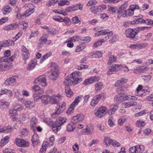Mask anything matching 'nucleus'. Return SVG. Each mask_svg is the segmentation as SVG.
Returning <instances> with one entry per match:
<instances>
[{
  "label": "nucleus",
  "mask_w": 153,
  "mask_h": 153,
  "mask_svg": "<svg viewBox=\"0 0 153 153\" xmlns=\"http://www.w3.org/2000/svg\"><path fill=\"white\" fill-rule=\"evenodd\" d=\"M78 9V7L77 6H73L67 7L66 9V11L68 12H71L77 10Z\"/></svg>",
  "instance_id": "53"
},
{
  "label": "nucleus",
  "mask_w": 153,
  "mask_h": 153,
  "mask_svg": "<svg viewBox=\"0 0 153 153\" xmlns=\"http://www.w3.org/2000/svg\"><path fill=\"white\" fill-rule=\"evenodd\" d=\"M127 120V119L124 117L120 118L118 120V124L120 126H122Z\"/></svg>",
  "instance_id": "62"
},
{
  "label": "nucleus",
  "mask_w": 153,
  "mask_h": 153,
  "mask_svg": "<svg viewBox=\"0 0 153 153\" xmlns=\"http://www.w3.org/2000/svg\"><path fill=\"white\" fill-rule=\"evenodd\" d=\"M148 69L147 67H138L134 69L133 73L135 74H138L145 72L147 71Z\"/></svg>",
  "instance_id": "20"
},
{
  "label": "nucleus",
  "mask_w": 153,
  "mask_h": 153,
  "mask_svg": "<svg viewBox=\"0 0 153 153\" xmlns=\"http://www.w3.org/2000/svg\"><path fill=\"white\" fill-rule=\"evenodd\" d=\"M144 149L143 146L137 145L131 147L129 149V152L131 153H142Z\"/></svg>",
  "instance_id": "11"
},
{
  "label": "nucleus",
  "mask_w": 153,
  "mask_h": 153,
  "mask_svg": "<svg viewBox=\"0 0 153 153\" xmlns=\"http://www.w3.org/2000/svg\"><path fill=\"white\" fill-rule=\"evenodd\" d=\"M117 37L118 36L116 34L113 35L110 39L109 42L111 43H114L116 42L118 39Z\"/></svg>",
  "instance_id": "61"
},
{
  "label": "nucleus",
  "mask_w": 153,
  "mask_h": 153,
  "mask_svg": "<svg viewBox=\"0 0 153 153\" xmlns=\"http://www.w3.org/2000/svg\"><path fill=\"white\" fill-rule=\"evenodd\" d=\"M37 124V120L35 117H32L30 120V127L34 131Z\"/></svg>",
  "instance_id": "23"
},
{
  "label": "nucleus",
  "mask_w": 153,
  "mask_h": 153,
  "mask_svg": "<svg viewBox=\"0 0 153 153\" xmlns=\"http://www.w3.org/2000/svg\"><path fill=\"white\" fill-rule=\"evenodd\" d=\"M42 102L45 105L51 103V97L48 95H43L41 99Z\"/></svg>",
  "instance_id": "21"
},
{
  "label": "nucleus",
  "mask_w": 153,
  "mask_h": 153,
  "mask_svg": "<svg viewBox=\"0 0 153 153\" xmlns=\"http://www.w3.org/2000/svg\"><path fill=\"white\" fill-rule=\"evenodd\" d=\"M107 110V108L106 107L101 106L94 110V114L98 118H102L106 114Z\"/></svg>",
  "instance_id": "6"
},
{
  "label": "nucleus",
  "mask_w": 153,
  "mask_h": 153,
  "mask_svg": "<svg viewBox=\"0 0 153 153\" xmlns=\"http://www.w3.org/2000/svg\"><path fill=\"white\" fill-rule=\"evenodd\" d=\"M1 95L6 94L10 98L13 96V93L11 90L7 89L2 90L1 91Z\"/></svg>",
  "instance_id": "34"
},
{
  "label": "nucleus",
  "mask_w": 153,
  "mask_h": 153,
  "mask_svg": "<svg viewBox=\"0 0 153 153\" xmlns=\"http://www.w3.org/2000/svg\"><path fill=\"white\" fill-rule=\"evenodd\" d=\"M117 57L113 55H111L108 61V64L111 65L112 63L116 62L117 60Z\"/></svg>",
  "instance_id": "43"
},
{
  "label": "nucleus",
  "mask_w": 153,
  "mask_h": 153,
  "mask_svg": "<svg viewBox=\"0 0 153 153\" xmlns=\"http://www.w3.org/2000/svg\"><path fill=\"white\" fill-rule=\"evenodd\" d=\"M76 127L72 123H69L67 126V130L68 132L73 131Z\"/></svg>",
  "instance_id": "51"
},
{
  "label": "nucleus",
  "mask_w": 153,
  "mask_h": 153,
  "mask_svg": "<svg viewBox=\"0 0 153 153\" xmlns=\"http://www.w3.org/2000/svg\"><path fill=\"white\" fill-rule=\"evenodd\" d=\"M28 133V131L26 129H23L20 131V135L22 137H25L27 135Z\"/></svg>",
  "instance_id": "59"
},
{
  "label": "nucleus",
  "mask_w": 153,
  "mask_h": 153,
  "mask_svg": "<svg viewBox=\"0 0 153 153\" xmlns=\"http://www.w3.org/2000/svg\"><path fill=\"white\" fill-rule=\"evenodd\" d=\"M51 146L48 142L45 141L42 144V147L40 150V153H45L48 146Z\"/></svg>",
  "instance_id": "40"
},
{
  "label": "nucleus",
  "mask_w": 153,
  "mask_h": 153,
  "mask_svg": "<svg viewBox=\"0 0 153 153\" xmlns=\"http://www.w3.org/2000/svg\"><path fill=\"white\" fill-rule=\"evenodd\" d=\"M58 4L59 5L61 6L68 5L69 4V1L68 0H61L59 1Z\"/></svg>",
  "instance_id": "58"
},
{
  "label": "nucleus",
  "mask_w": 153,
  "mask_h": 153,
  "mask_svg": "<svg viewBox=\"0 0 153 153\" xmlns=\"http://www.w3.org/2000/svg\"><path fill=\"white\" fill-rule=\"evenodd\" d=\"M24 104L26 108L30 109L35 107V103L32 100H25V99L24 101L22 102Z\"/></svg>",
  "instance_id": "14"
},
{
  "label": "nucleus",
  "mask_w": 153,
  "mask_h": 153,
  "mask_svg": "<svg viewBox=\"0 0 153 153\" xmlns=\"http://www.w3.org/2000/svg\"><path fill=\"white\" fill-rule=\"evenodd\" d=\"M52 54L51 52H49L45 54L42 58L40 60V62L41 63H42L44 61L48 58L49 56H50Z\"/></svg>",
  "instance_id": "56"
},
{
  "label": "nucleus",
  "mask_w": 153,
  "mask_h": 153,
  "mask_svg": "<svg viewBox=\"0 0 153 153\" xmlns=\"http://www.w3.org/2000/svg\"><path fill=\"white\" fill-rule=\"evenodd\" d=\"M118 108V106L116 104L111 105L108 111V113L109 115L114 114V112Z\"/></svg>",
  "instance_id": "30"
},
{
  "label": "nucleus",
  "mask_w": 153,
  "mask_h": 153,
  "mask_svg": "<svg viewBox=\"0 0 153 153\" xmlns=\"http://www.w3.org/2000/svg\"><path fill=\"white\" fill-rule=\"evenodd\" d=\"M23 8L26 10L22 14L18 13L16 15L17 18H24L28 16L34 11L33 5L31 4H26L23 7Z\"/></svg>",
  "instance_id": "1"
},
{
  "label": "nucleus",
  "mask_w": 153,
  "mask_h": 153,
  "mask_svg": "<svg viewBox=\"0 0 153 153\" xmlns=\"http://www.w3.org/2000/svg\"><path fill=\"white\" fill-rule=\"evenodd\" d=\"M65 91L67 97H71L73 95V93L70 89L69 86H65Z\"/></svg>",
  "instance_id": "38"
},
{
  "label": "nucleus",
  "mask_w": 153,
  "mask_h": 153,
  "mask_svg": "<svg viewBox=\"0 0 153 153\" xmlns=\"http://www.w3.org/2000/svg\"><path fill=\"white\" fill-rule=\"evenodd\" d=\"M9 137L7 136H5L3 139H2L0 142V146H2L5 145L8 141Z\"/></svg>",
  "instance_id": "50"
},
{
  "label": "nucleus",
  "mask_w": 153,
  "mask_h": 153,
  "mask_svg": "<svg viewBox=\"0 0 153 153\" xmlns=\"http://www.w3.org/2000/svg\"><path fill=\"white\" fill-rule=\"evenodd\" d=\"M143 19L141 18L132 21H130V24L131 25L140 24H143Z\"/></svg>",
  "instance_id": "52"
},
{
  "label": "nucleus",
  "mask_w": 153,
  "mask_h": 153,
  "mask_svg": "<svg viewBox=\"0 0 153 153\" xmlns=\"http://www.w3.org/2000/svg\"><path fill=\"white\" fill-rule=\"evenodd\" d=\"M121 17H126V10L119 9L118 11L117 17L120 18Z\"/></svg>",
  "instance_id": "49"
},
{
  "label": "nucleus",
  "mask_w": 153,
  "mask_h": 153,
  "mask_svg": "<svg viewBox=\"0 0 153 153\" xmlns=\"http://www.w3.org/2000/svg\"><path fill=\"white\" fill-rule=\"evenodd\" d=\"M13 91L14 92V97L18 100L21 102H23L24 101L25 98L24 97L20 98L21 94L19 91L16 89H14Z\"/></svg>",
  "instance_id": "26"
},
{
  "label": "nucleus",
  "mask_w": 153,
  "mask_h": 153,
  "mask_svg": "<svg viewBox=\"0 0 153 153\" xmlns=\"http://www.w3.org/2000/svg\"><path fill=\"white\" fill-rule=\"evenodd\" d=\"M64 22L66 25H69L71 24V22L70 19L68 18L65 17L62 19V22Z\"/></svg>",
  "instance_id": "64"
},
{
  "label": "nucleus",
  "mask_w": 153,
  "mask_h": 153,
  "mask_svg": "<svg viewBox=\"0 0 153 153\" xmlns=\"http://www.w3.org/2000/svg\"><path fill=\"white\" fill-rule=\"evenodd\" d=\"M50 65L51 74L49 77L51 79L54 81L57 79L59 75V68L57 65L55 63H51Z\"/></svg>",
  "instance_id": "3"
},
{
  "label": "nucleus",
  "mask_w": 153,
  "mask_h": 153,
  "mask_svg": "<svg viewBox=\"0 0 153 153\" xmlns=\"http://www.w3.org/2000/svg\"><path fill=\"white\" fill-rule=\"evenodd\" d=\"M106 95L104 93H102L94 96L90 102V105L92 107L95 106L99 102L100 99L102 97L105 98Z\"/></svg>",
  "instance_id": "7"
},
{
  "label": "nucleus",
  "mask_w": 153,
  "mask_h": 153,
  "mask_svg": "<svg viewBox=\"0 0 153 153\" xmlns=\"http://www.w3.org/2000/svg\"><path fill=\"white\" fill-rule=\"evenodd\" d=\"M10 105V103L4 100L0 101V108L4 109L7 108Z\"/></svg>",
  "instance_id": "35"
},
{
  "label": "nucleus",
  "mask_w": 153,
  "mask_h": 153,
  "mask_svg": "<svg viewBox=\"0 0 153 153\" xmlns=\"http://www.w3.org/2000/svg\"><path fill=\"white\" fill-rule=\"evenodd\" d=\"M43 122L47 124L49 126H51L53 125V121L50 118L48 117L45 118L43 120Z\"/></svg>",
  "instance_id": "55"
},
{
  "label": "nucleus",
  "mask_w": 153,
  "mask_h": 153,
  "mask_svg": "<svg viewBox=\"0 0 153 153\" xmlns=\"http://www.w3.org/2000/svg\"><path fill=\"white\" fill-rule=\"evenodd\" d=\"M113 140L109 137L105 136L104 137L103 143L107 147L109 146L112 144Z\"/></svg>",
  "instance_id": "33"
},
{
  "label": "nucleus",
  "mask_w": 153,
  "mask_h": 153,
  "mask_svg": "<svg viewBox=\"0 0 153 153\" xmlns=\"http://www.w3.org/2000/svg\"><path fill=\"white\" fill-rule=\"evenodd\" d=\"M143 86L141 85H139L137 87L135 92L136 96H141L144 94V92L143 89Z\"/></svg>",
  "instance_id": "29"
},
{
  "label": "nucleus",
  "mask_w": 153,
  "mask_h": 153,
  "mask_svg": "<svg viewBox=\"0 0 153 153\" xmlns=\"http://www.w3.org/2000/svg\"><path fill=\"white\" fill-rule=\"evenodd\" d=\"M22 53L24 59H28L30 56V53L28 50L24 46L22 47Z\"/></svg>",
  "instance_id": "27"
},
{
  "label": "nucleus",
  "mask_w": 153,
  "mask_h": 153,
  "mask_svg": "<svg viewBox=\"0 0 153 153\" xmlns=\"http://www.w3.org/2000/svg\"><path fill=\"white\" fill-rule=\"evenodd\" d=\"M13 42L11 40H5L0 42V46L1 47L11 46L13 45Z\"/></svg>",
  "instance_id": "24"
},
{
  "label": "nucleus",
  "mask_w": 153,
  "mask_h": 153,
  "mask_svg": "<svg viewBox=\"0 0 153 153\" xmlns=\"http://www.w3.org/2000/svg\"><path fill=\"white\" fill-rule=\"evenodd\" d=\"M137 34V33L133 29H128L125 31V34L126 37L131 39L134 38Z\"/></svg>",
  "instance_id": "13"
},
{
  "label": "nucleus",
  "mask_w": 153,
  "mask_h": 153,
  "mask_svg": "<svg viewBox=\"0 0 153 153\" xmlns=\"http://www.w3.org/2000/svg\"><path fill=\"white\" fill-rule=\"evenodd\" d=\"M88 66L86 65L81 64L76 66V68L78 70H82L87 68Z\"/></svg>",
  "instance_id": "63"
},
{
  "label": "nucleus",
  "mask_w": 153,
  "mask_h": 153,
  "mask_svg": "<svg viewBox=\"0 0 153 153\" xmlns=\"http://www.w3.org/2000/svg\"><path fill=\"white\" fill-rule=\"evenodd\" d=\"M62 97L59 95H53L51 97V103L52 104H58Z\"/></svg>",
  "instance_id": "22"
},
{
  "label": "nucleus",
  "mask_w": 153,
  "mask_h": 153,
  "mask_svg": "<svg viewBox=\"0 0 153 153\" xmlns=\"http://www.w3.org/2000/svg\"><path fill=\"white\" fill-rule=\"evenodd\" d=\"M59 107H57L56 109L59 110L61 112H62L63 110L65 109L66 106V103L65 102L63 101L61 102L59 104Z\"/></svg>",
  "instance_id": "48"
},
{
  "label": "nucleus",
  "mask_w": 153,
  "mask_h": 153,
  "mask_svg": "<svg viewBox=\"0 0 153 153\" xmlns=\"http://www.w3.org/2000/svg\"><path fill=\"white\" fill-rule=\"evenodd\" d=\"M113 65L116 72L121 70L123 69V65L121 64H115Z\"/></svg>",
  "instance_id": "57"
},
{
  "label": "nucleus",
  "mask_w": 153,
  "mask_h": 153,
  "mask_svg": "<svg viewBox=\"0 0 153 153\" xmlns=\"http://www.w3.org/2000/svg\"><path fill=\"white\" fill-rule=\"evenodd\" d=\"M17 25L16 24H13L6 26L4 28V29L6 30H10L16 29L17 27Z\"/></svg>",
  "instance_id": "45"
},
{
  "label": "nucleus",
  "mask_w": 153,
  "mask_h": 153,
  "mask_svg": "<svg viewBox=\"0 0 153 153\" xmlns=\"http://www.w3.org/2000/svg\"><path fill=\"white\" fill-rule=\"evenodd\" d=\"M43 94L40 92L34 93L33 94V98L34 101L38 102L40 99H42Z\"/></svg>",
  "instance_id": "36"
},
{
  "label": "nucleus",
  "mask_w": 153,
  "mask_h": 153,
  "mask_svg": "<svg viewBox=\"0 0 153 153\" xmlns=\"http://www.w3.org/2000/svg\"><path fill=\"white\" fill-rule=\"evenodd\" d=\"M84 117L82 114H78L72 117V122L74 123H76L78 122H82L84 119Z\"/></svg>",
  "instance_id": "15"
},
{
  "label": "nucleus",
  "mask_w": 153,
  "mask_h": 153,
  "mask_svg": "<svg viewBox=\"0 0 153 153\" xmlns=\"http://www.w3.org/2000/svg\"><path fill=\"white\" fill-rule=\"evenodd\" d=\"M11 8L9 5H6L2 9V12L4 15L9 13L11 10Z\"/></svg>",
  "instance_id": "44"
},
{
  "label": "nucleus",
  "mask_w": 153,
  "mask_h": 153,
  "mask_svg": "<svg viewBox=\"0 0 153 153\" xmlns=\"http://www.w3.org/2000/svg\"><path fill=\"white\" fill-rule=\"evenodd\" d=\"M5 61L4 58L0 57V71H7L12 68V65L4 63Z\"/></svg>",
  "instance_id": "9"
},
{
  "label": "nucleus",
  "mask_w": 153,
  "mask_h": 153,
  "mask_svg": "<svg viewBox=\"0 0 153 153\" xmlns=\"http://www.w3.org/2000/svg\"><path fill=\"white\" fill-rule=\"evenodd\" d=\"M16 79L14 77H11L7 78L4 82V84L6 85L13 86L15 84Z\"/></svg>",
  "instance_id": "17"
},
{
  "label": "nucleus",
  "mask_w": 153,
  "mask_h": 153,
  "mask_svg": "<svg viewBox=\"0 0 153 153\" xmlns=\"http://www.w3.org/2000/svg\"><path fill=\"white\" fill-rule=\"evenodd\" d=\"M69 76L71 79V78H72L73 80V81H75L76 82V85L81 82L82 80V78H79L77 76H74V75L73 74V73H72L70 75H69Z\"/></svg>",
  "instance_id": "37"
},
{
  "label": "nucleus",
  "mask_w": 153,
  "mask_h": 153,
  "mask_svg": "<svg viewBox=\"0 0 153 153\" xmlns=\"http://www.w3.org/2000/svg\"><path fill=\"white\" fill-rule=\"evenodd\" d=\"M9 114L13 120H16L17 117H16L17 114V111L13 108L10 109L9 111Z\"/></svg>",
  "instance_id": "39"
},
{
  "label": "nucleus",
  "mask_w": 153,
  "mask_h": 153,
  "mask_svg": "<svg viewBox=\"0 0 153 153\" xmlns=\"http://www.w3.org/2000/svg\"><path fill=\"white\" fill-rule=\"evenodd\" d=\"M127 81V80L125 78H121L117 80L115 83L114 85L116 87L121 86L126 84Z\"/></svg>",
  "instance_id": "25"
},
{
  "label": "nucleus",
  "mask_w": 153,
  "mask_h": 153,
  "mask_svg": "<svg viewBox=\"0 0 153 153\" xmlns=\"http://www.w3.org/2000/svg\"><path fill=\"white\" fill-rule=\"evenodd\" d=\"M106 34H108V35L105 37V39L106 40H107L109 39L110 36L112 35L113 33L108 29L104 30L98 31L97 32L95 33V36L97 37Z\"/></svg>",
  "instance_id": "10"
},
{
  "label": "nucleus",
  "mask_w": 153,
  "mask_h": 153,
  "mask_svg": "<svg viewBox=\"0 0 153 153\" xmlns=\"http://www.w3.org/2000/svg\"><path fill=\"white\" fill-rule=\"evenodd\" d=\"M33 146L38 145L39 143V140L38 135L34 134L33 135L31 140Z\"/></svg>",
  "instance_id": "28"
},
{
  "label": "nucleus",
  "mask_w": 153,
  "mask_h": 153,
  "mask_svg": "<svg viewBox=\"0 0 153 153\" xmlns=\"http://www.w3.org/2000/svg\"><path fill=\"white\" fill-rule=\"evenodd\" d=\"M48 38V36L47 35H43L41 38L39 39V42L40 43H46L47 40Z\"/></svg>",
  "instance_id": "54"
},
{
  "label": "nucleus",
  "mask_w": 153,
  "mask_h": 153,
  "mask_svg": "<svg viewBox=\"0 0 153 153\" xmlns=\"http://www.w3.org/2000/svg\"><path fill=\"white\" fill-rule=\"evenodd\" d=\"M46 81L47 79L45 76L41 75L34 80L33 84H38L42 87H45L47 85Z\"/></svg>",
  "instance_id": "5"
},
{
  "label": "nucleus",
  "mask_w": 153,
  "mask_h": 153,
  "mask_svg": "<svg viewBox=\"0 0 153 153\" xmlns=\"http://www.w3.org/2000/svg\"><path fill=\"white\" fill-rule=\"evenodd\" d=\"M94 126L91 125H88L86 128L83 130L85 134L88 135H91L92 134L94 130Z\"/></svg>",
  "instance_id": "19"
},
{
  "label": "nucleus",
  "mask_w": 153,
  "mask_h": 153,
  "mask_svg": "<svg viewBox=\"0 0 153 153\" xmlns=\"http://www.w3.org/2000/svg\"><path fill=\"white\" fill-rule=\"evenodd\" d=\"M83 96L80 95L77 96L75 98L74 102L70 105V107L68 108L66 111V113L68 114H70L73 113L74 110L76 106L80 102V100Z\"/></svg>",
  "instance_id": "4"
},
{
  "label": "nucleus",
  "mask_w": 153,
  "mask_h": 153,
  "mask_svg": "<svg viewBox=\"0 0 153 153\" xmlns=\"http://www.w3.org/2000/svg\"><path fill=\"white\" fill-rule=\"evenodd\" d=\"M13 108L17 112L22 111L24 108L21 104L18 103L14 104Z\"/></svg>",
  "instance_id": "46"
},
{
  "label": "nucleus",
  "mask_w": 153,
  "mask_h": 153,
  "mask_svg": "<svg viewBox=\"0 0 153 153\" xmlns=\"http://www.w3.org/2000/svg\"><path fill=\"white\" fill-rule=\"evenodd\" d=\"M136 105V102L133 101L126 102L122 104V107L125 108H128L131 106Z\"/></svg>",
  "instance_id": "32"
},
{
  "label": "nucleus",
  "mask_w": 153,
  "mask_h": 153,
  "mask_svg": "<svg viewBox=\"0 0 153 153\" xmlns=\"http://www.w3.org/2000/svg\"><path fill=\"white\" fill-rule=\"evenodd\" d=\"M95 90L97 92L100 91L103 88L104 85L102 82H98L96 83L95 85Z\"/></svg>",
  "instance_id": "41"
},
{
  "label": "nucleus",
  "mask_w": 153,
  "mask_h": 153,
  "mask_svg": "<svg viewBox=\"0 0 153 153\" xmlns=\"http://www.w3.org/2000/svg\"><path fill=\"white\" fill-rule=\"evenodd\" d=\"M37 64V60L36 59L31 60L28 64L27 69L28 71H31L35 68Z\"/></svg>",
  "instance_id": "18"
},
{
  "label": "nucleus",
  "mask_w": 153,
  "mask_h": 153,
  "mask_svg": "<svg viewBox=\"0 0 153 153\" xmlns=\"http://www.w3.org/2000/svg\"><path fill=\"white\" fill-rule=\"evenodd\" d=\"M63 83L65 85L69 86L73 85H76V83L75 81H73L71 79V78L69 75L66 76L65 79Z\"/></svg>",
  "instance_id": "16"
},
{
  "label": "nucleus",
  "mask_w": 153,
  "mask_h": 153,
  "mask_svg": "<svg viewBox=\"0 0 153 153\" xmlns=\"http://www.w3.org/2000/svg\"><path fill=\"white\" fill-rule=\"evenodd\" d=\"M124 94H118L114 97V100L116 102L124 101Z\"/></svg>",
  "instance_id": "42"
},
{
  "label": "nucleus",
  "mask_w": 153,
  "mask_h": 153,
  "mask_svg": "<svg viewBox=\"0 0 153 153\" xmlns=\"http://www.w3.org/2000/svg\"><path fill=\"white\" fill-rule=\"evenodd\" d=\"M86 47V45L84 44H80L76 46L75 51L76 52H79L84 49Z\"/></svg>",
  "instance_id": "47"
},
{
  "label": "nucleus",
  "mask_w": 153,
  "mask_h": 153,
  "mask_svg": "<svg viewBox=\"0 0 153 153\" xmlns=\"http://www.w3.org/2000/svg\"><path fill=\"white\" fill-rule=\"evenodd\" d=\"M114 122V120L112 117H110L108 121V124L110 127L115 126Z\"/></svg>",
  "instance_id": "60"
},
{
  "label": "nucleus",
  "mask_w": 153,
  "mask_h": 153,
  "mask_svg": "<svg viewBox=\"0 0 153 153\" xmlns=\"http://www.w3.org/2000/svg\"><path fill=\"white\" fill-rule=\"evenodd\" d=\"M68 119L65 117H59L53 124L52 129L55 133H57L61 128V126L68 122Z\"/></svg>",
  "instance_id": "2"
},
{
  "label": "nucleus",
  "mask_w": 153,
  "mask_h": 153,
  "mask_svg": "<svg viewBox=\"0 0 153 153\" xmlns=\"http://www.w3.org/2000/svg\"><path fill=\"white\" fill-rule=\"evenodd\" d=\"M32 89L34 93L40 92L43 93L44 92L43 89L37 84H34L32 87Z\"/></svg>",
  "instance_id": "31"
},
{
  "label": "nucleus",
  "mask_w": 153,
  "mask_h": 153,
  "mask_svg": "<svg viewBox=\"0 0 153 153\" xmlns=\"http://www.w3.org/2000/svg\"><path fill=\"white\" fill-rule=\"evenodd\" d=\"M15 143L18 146L27 147L30 145L29 143L23 139L17 138L15 140Z\"/></svg>",
  "instance_id": "12"
},
{
  "label": "nucleus",
  "mask_w": 153,
  "mask_h": 153,
  "mask_svg": "<svg viewBox=\"0 0 153 153\" xmlns=\"http://www.w3.org/2000/svg\"><path fill=\"white\" fill-rule=\"evenodd\" d=\"M19 125L17 123H15L13 125V127L10 126H4L0 128V132L8 133L11 132L13 129H16L18 128Z\"/></svg>",
  "instance_id": "8"
}]
</instances>
